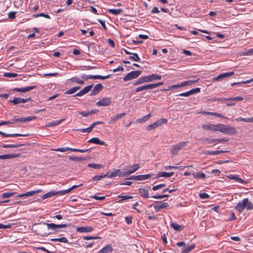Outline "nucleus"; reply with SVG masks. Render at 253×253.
<instances>
[{
	"label": "nucleus",
	"mask_w": 253,
	"mask_h": 253,
	"mask_svg": "<svg viewBox=\"0 0 253 253\" xmlns=\"http://www.w3.org/2000/svg\"><path fill=\"white\" fill-rule=\"evenodd\" d=\"M58 195V191H54V190H51L50 191L47 192V193L44 194L42 197V198L43 199H46V198H50V197H51L54 195Z\"/></svg>",
	"instance_id": "a878e982"
},
{
	"label": "nucleus",
	"mask_w": 253,
	"mask_h": 253,
	"mask_svg": "<svg viewBox=\"0 0 253 253\" xmlns=\"http://www.w3.org/2000/svg\"><path fill=\"white\" fill-rule=\"evenodd\" d=\"M244 55H251L253 54V48L249 49L246 51L244 54Z\"/></svg>",
	"instance_id": "774afa93"
},
{
	"label": "nucleus",
	"mask_w": 253,
	"mask_h": 253,
	"mask_svg": "<svg viewBox=\"0 0 253 253\" xmlns=\"http://www.w3.org/2000/svg\"><path fill=\"white\" fill-rule=\"evenodd\" d=\"M103 89V86L101 84H96L93 87V89L91 90L90 95H94L99 92H100Z\"/></svg>",
	"instance_id": "f3484780"
},
{
	"label": "nucleus",
	"mask_w": 253,
	"mask_h": 253,
	"mask_svg": "<svg viewBox=\"0 0 253 253\" xmlns=\"http://www.w3.org/2000/svg\"><path fill=\"white\" fill-rule=\"evenodd\" d=\"M75 92H76V91L75 90L74 88L72 87V88L67 90V91H66L64 93L65 94H71L74 93Z\"/></svg>",
	"instance_id": "338daca9"
},
{
	"label": "nucleus",
	"mask_w": 253,
	"mask_h": 253,
	"mask_svg": "<svg viewBox=\"0 0 253 253\" xmlns=\"http://www.w3.org/2000/svg\"><path fill=\"white\" fill-rule=\"evenodd\" d=\"M246 209L247 210H251L253 209V204L252 202H250L248 199V202L246 203Z\"/></svg>",
	"instance_id": "864d4df0"
},
{
	"label": "nucleus",
	"mask_w": 253,
	"mask_h": 253,
	"mask_svg": "<svg viewBox=\"0 0 253 253\" xmlns=\"http://www.w3.org/2000/svg\"><path fill=\"white\" fill-rule=\"evenodd\" d=\"M71 82H76L79 84H84V82L83 81L81 80L80 79L76 77H73L69 80Z\"/></svg>",
	"instance_id": "ea45409f"
},
{
	"label": "nucleus",
	"mask_w": 253,
	"mask_h": 253,
	"mask_svg": "<svg viewBox=\"0 0 253 253\" xmlns=\"http://www.w3.org/2000/svg\"><path fill=\"white\" fill-rule=\"evenodd\" d=\"M89 143L99 144L101 145H105V142L100 140L98 137H93L88 141Z\"/></svg>",
	"instance_id": "393cba45"
},
{
	"label": "nucleus",
	"mask_w": 253,
	"mask_h": 253,
	"mask_svg": "<svg viewBox=\"0 0 253 253\" xmlns=\"http://www.w3.org/2000/svg\"><path fill=\"white\" fill-rule=\"evenodd\" d=\"M117 175H97L93 177L92 180L93 181H98L106 177L112 178Z\"/></svg>",
	"instance_id": "5701e85b"
},
{
	"label": "nucleus",
	"mask_w": 253,
	"mask_h": 253,
	"mask_svg": "<svg viewBox=\"0 0 253 253\" xmlns=\"http://www.w3.org/2000/svg\"><path fill=\"white\" fill-rule=\"evenodd\" d=\"M0 135H1L2 137H15V136H28L29 135V134H20V133L8 134V133L3 132L1 131H0Z\"/></svg>",
	"instance_id": "6ab92c4d"
},
{
	"label": "nucleus",
	"mask_w": 253,
	"mask_h": 253,
	"mask_svg": "<svg viewBox=\"0 0 253 253\" xmlns=\"http://www.w3.org/2000/svg\"><path fill=\"white\" fill-rule=\"evenodd\" d=\"M88 167L89 168H92L95 169H98L99 168H102V166L98 164H88Z\"/></svg>",
	"instance_id": "8fccbe9b"
},
{
	"label": "nucleus",
	"mask_w": 253,
	"mask_h": 253,
	"mask_svg": "<svg viewBox=\"0 0 253 253\" xmlns=\"http://www.w3.org/2000/svg\"><path fill=\"white\" fill-rule=\"evenodd\" d=\"M138 191L141 196L144 198H149L148 190L145 188H139Z\"/></svg>",
	"instance_id": "cd10ccee"
},
{
	"label": "nucleus",
	"mask_w": 253,
	"mask_h": 253,
	"mask_svg": "<svg viewBox=\"0 0 253 253\" xmlns=\"http://www.w3.org/2000/svg\"><path fill=\"white\" fill-rule=\"evenodd\" d=\"M35 225L38 226L37 229L38 231V234L42 237L46 236L49 234L47 233L46 231V229L44 227V225H46L48 229L54 231V233H57L58 231H59L58 228H65L67 226L66 224H56L53 223H47L45 222L35 223Z\"/></svg>",
	"instance_id": "f257e3e1"
},
{
	"label": "nucleus",
	"mask_w": 253,
	"mask_h": 253,
	"mask_svg": "<svg viewBox=\"0 0 253 253\" xmlns=\"http://www.w3.org/2000/svg\"><path fill=\"white\" fill-rule=\"evenodd\" d=\"M167 122V119L165 118H161L158 120L156 122H154L152 124L148 125L147 126V129L148 130H151L152 129L155 128L157 127H159L162 125L163 124H165Z\"/></svg>",
	"instance_id": "39448f33"
},
{
	"label": "nucleus",
	"mask_w": 253,
	"mask_h": 253,
	"mask_svg": "<svg viewBox=\"0 0 253 253\" xmlns=\"http://www.w3.org/2000/svg\"><path fill=\"white\" fill-rule=\"evenodd\" d=\"M69 159L70 160L75 162H81L82 161L84 160V158L76 156H71L69 158Z\"/></svg>",
	"instance_id": "37998d69"
},
{
	"label": "nucleus",
	"mask_w": 253,
	"mask_h": 253,
	"mask_svg": "<svg viewBox=\"0 0 253 253\" xmlns=\"http://www.w3.org/2000/svg\"><path fill=\"white\" fill-rule=\"evenodd\" d=\"M111 103V99L110 97H105L101 99L96 103L98 106H107Z\"/></svg>",
	"instance_id": "9d476101"
},
{
	"label": "nucleus",
	"mask_w": 253,
	"mask_h": 253,
	"mask_svg": "<svg viewBox=\"0 0 253 253\" xmlns=\"http://www.w3.org/2000/svg\"><path fill=\"white\" fill-rule=\"evenodd\" d=\"M220 124L216 125H204L202 126V127L204 129L210 130L213 131H219Z\"/></svg>",
	"instance_id": "4468645a"
},
{
	"label": "nucleus",
	"mask_w": 253,
	"mask_h": 253,
	"mask_svg": "<svg viewBox=\"0 0 253 253\" xmlns=\"http://www.w3.org/2000/svg\"><path fill=\"white\" fill-rule=\"evenodd\" d=\"M15 192H4V193H2L1 197L3 199L8 198H9V197L13 196L14 195H15Z\"/></svg>",
	"instance_id": "79ce46f5"
},
{
	"label": "nucleus",
	"mask_w": 253,
	"mask_h": 253,
	"mask_svg": "<svg viewBox=\"0 0 253 253\" xmlns=\"http://www.w3.org/2000/svg\"><path fill=\"white\" fill-rule=\"evenodd\" d=\"M141 73L142 71L139 70L131 71L130 73L127 74L124 77L123 80L125 82H126L133 79H135L139 76Z\"/></svg>",
	"instance_id": "20e7f679"
},
{
	"label": "nucleus",
	"mask_w": 253,
	"mask_h": 253,
	"mask_svg": "<svg viewBox=\"0 0 253 253\" xmlns=\"http://www.w3.org/2000/svg\"><path fill=\"white\" fill-rule=\"evenodd\" d=\"M227 100H230V101H239L243 100V98L242 97H234L232 98H227Z\"/></svg>",
	"instance_id": "a18cd8bd"
},
{
	"label": "nucleus",
	"mask_w": 253,
	"mask_h": 253,
	"mask_svg": "<svg viewBox=\"0 0 253 253\" xmlns=\"http://www.w3.org/2000/svg\"><path fill=\"white\" fill-rule=\"evenodd\" d=\"M18 76V75L16 73H4L3 74V77L8 78H15Z\"/></svg>",
	"instance_id": "c03bdc74"
},
{
	"label": "nucleus",
	"mask_w": 253,
	"mask_h": 253,
	"mask_svg": "<svg viewBox=\"0 0 253 253\" xmlns=\"http://www.w3.org/2000/svg\"><path fill=\"white\" fill-rule=\"evenodd\" d=\"M143 83H144V82H143V78H142V77H141V78H139L137 81H136L133 83V85H139V84H142Z\"/></svg>",
	"instance_id": "052dcab7"
},
{
	"label": "nucleus",
	"mask_w": 253,
	"mask_h": 253,
	"mask_svg": "<svg viewBox=\"0 0 253 253\" xmlns=\"http://www.w3.org/2000/svg\"><path fill=\"white\" fill-rule=\"evenodd\" d=\"M195 247V245L194 244H193L191 245L190 246H188L187 247H184L181 250V253H189L190 252H191L193 249H194Z\"/></svg>",
	"instance_id": "bb28decb"
},
{
	"label": "nucleus",
	"mask_w": 253,
	"mask_h": 253,
	"mask_svg": "<svg viewBox=\"0 0 253 253\" xmlns=\"http://www.w3.org/2000/svg\"><path fill=\"white\" fill-rule=\"evenodd\" d=\"M20 156L19 154H5V159H11L12 158H17Z\"/></svg>",
	"instance_id": "a19ab883"
},
{
	"label": "nucleus",
	"mask_w": 253,
	"mask_h": 253,
	"mask_svg": "<svg viewBox=\"0 0 253 253\" xmlns=\"http://www.w3.org/2000/svg\"><path fill=\"white\" fill-rule=\"evenodd\" d=\"M169 195L168 194H164V195H155L153 196L152 197L155 199H161L166 197H168Z\"/></svg>",
	"instance_id": "603ef678"
},
{
	"label": "nucleus",
	"mask_w": 253,
	"mask_h": 253,
	"mask_svg": "<svg viewBox=\"0 0 253 253\" xmlns=\"http://www.w3.org/2000/svg\"><path fill=\"white\" fill-rule=\"evenodd\" d=\"M187 144V142H180L176 145L173 146L171 149L170 152L172 155H176L178 152L183 147H184Z\"/></svg>",
	"instance_id": "0eeeda50"
},
{
	"label": "nucleus",
	"mask_w": 253,
	"mask_h": 253,
	"mask_svg": "<svg viewBox=\"0 0 253 253\" xmlns=\"http://www.w3.org/2000/svg\"><path fill=\"white\" fill-rule=\"evenodd\" d=\"M234 74V72H228V73H223L220 74L216 78H214V80L218 81L222 80L225 78H227L228 77L232 76Z\"/></svg>",
	"instance_id": "dca6fc26"
},
{
	"label": "nucleus",
	"mask_w": 253,
	"mask_h": 253,
	"mask_svg": "<svg viewBox=\"0 0 253 253\" xmlns=\"http://www.w3.org/2000/svg\"><path fill=\"white\" fill-rule=\"evenodd\" d=\"M151 175H132L129 177H126V179L135 180H144L148 179Z\"/></svg>",
	"instance_id": "f8f14e48"
},
{
	"label": "nucleus",
	"mask_w": 253,
	"mask_h": 253,
	"mask_svg": "<svg viewBox=\"0 0 253 253\" xmlns=\"http://www.w3.org/2000/svg\"><path fill=\"white\" fill-rule=\"evenodd\" d=\"M143 83H144V82H143V78H142V77H141V78H139L137 81H136L133 83V85H139V84H142Z\"/></svg>",
	"instance_id": "680f3d73"
},
{
	"label": "nucleus",
	"mask_w": 253,
	"mask_h": 253,
	"mask_svg": "<svg viewBox=\"0 0 253 253\" xmlns=\"http://www.w3.org/2000/svg\"><path fill=\"white\" fill-rule=\"evenodd\" d=\"M152 206L156 211H159L161 209L167 208L169 205L168 203H165L162 201H158L154 204Z\"/></svg>",
	"instance_id": "1a4fd4ad"
},
{
	"label": "nucleus",
	"mask_w": 253,
	"mask_h": 253,
	"mask_svg": "<svg viewBox=\"0 0 253 253\" xmlns=\"http://www.w3.org/2000/svg\"><path fill=\"white\" fill-rule=\"evenodd\" d=\"M118 198H121V199L119 201V202H122L123 201H125V200H126L132 199V197H133L132 196L122 195V194L120 195H118Z\"/></svg>",
	"instance_id": "58836bf2"
},
{
	"label": "nucleus",
	"mask_w": 253,
	"mask_h": 253,
	"mask_svg": "<svg viewBox=\"0 0 253 253\" xmlns=\"http://www.w3.org/2000/svg\"><path fill=\"white\" fill-rule=\"evenodd\" d=\"M126 115L125 113H122L121 114H117L115 116L112 117L110 118V120L109 122V124H112V123H114L115 122L119 120V119H121L123 117H124Z\"/></svg>",
	"instance_id": "4be33fe9"
},
{
	"label": "nucleus",
	"mask_w": 253,
	"mask_h": 253,
	"mask_svg": "<svg viewBox=\"0 0 253 253\" xmlns=\"http://www.w3.org/2000/svg\"><path fill=\"white\" fill-rule=\"evenodd\" d=\"M132 56L129 57V59L132 61L139 62L141 60L139 57L138 55L136 53H132Z\"/></svg>",
	"instance_id": "f704fd0d"
},
{
	"label": "nucleus",
	"mask_w": 253,
	"mask_h": 253,
	"mask_svg": "<svg viewBox=\"0 0 253 253\" xmlns=\"http://www.w3.org/2000/svg\"><path fill=\"white\" fill-rule=\"evenodd\" d=\"M22 144H4L2 146V148H17L18 147L23 146Z\"/></svg>",
	"instance_id": "e433bc0d"
},
{
	"label": "nucleus",
	"mask_w": 253,
	"mask_h": 253,
	"mask_svg": "<svg viewBox=\"0 0 253 253\" xmlns=\"http://www.w3.org/2000/svg\"><path fill=\"white\" fill-rule=\"evenodd\" d=\"M36 85L33 86H26L24 88H14L13 89V90L14 91H17V92H25L27 91H29L31 90H32L35 88H36Z\"/></svg>",
	"instance_id": "a211bd4d"
},
{
	"label": "nucleus",
	"mask_w": 253,
	"mask_h": 253,
	"mask_svg": "<svg viewBox=\"0 0 253 253\" xmlns=\"http://www.w3.org/2000/svg\"><path fill=\"white\" fill-rule=\"evenodd\" d=\"M227 177L229 179L235 180L236 182L242 184H247L251 182L250 178H246L244 177V178L242 179L239 177L237 175H228Z\"/></svg>",
	"instance_id": "423d86ee"
},
{
	"label": "nucleus",
	"mask_w": 253,
	"mask_h": 253,
	"mask_svg": "<svg viewBox=\"0 0 253 253\" xmlns=\"http://www.w3.org/2000/svg\"><path fill=\"white\" fill-rule=\"evenodd\" d=\"M170 225L171 227L177 231H181L184 228V226L178 225L175 222H171Z\"/></svg>",
	"instance_id": "c85d7f7f"
},
{
	"label": "nucleus",
	"mask_w": 253,
	"mask_h": 253,
	"mask_svg": "<svg viewBox=\"0 0 253 253\" xmlns=\"http://www.w3.org/2000/svg\"><path fill=\"white\" fill-rule=\"evenodd\" d=\"M93 86V85L91 84V85H87L85 87H84L83 90V91L85 93H87L89 91V90L91 89V88Z\"/></svg>",
	"instance_id": "e2e57ef3"
},
{
	"label": "nucleus",
	"mask_w": 253,
	"mask_h": 253,
	"mask_svg": "<svg viewBox=\"0 0 253 253\" xmlns=\"http://www.w3.org/2000/svg\"><path fill=\"white\" fill-rule=\"evenodd\" d=\"M236 121H242L247 123L253 122V118H244L241 117H239L235 119Z\"/></svg>",
	"instance_id": "2f4dec72"
},
{
	"label": "nucleus",
	"mask_w": 253,
	"mask_h": 253,
	"mask_svg": "<svg viewBox=\"0 0 253 253\" xmlns=\"http://www.w3.org/2000/svg\"><path fill=\"white\" fill-rule=\"evenodd\" d=\"M248 202V198L244 199L242 202H239L236 209L237 210L240 212H242L245 209H246V203Z\"/></svg>",
	"instance_id": "ddd939ff"
},
{
	"label": "nucleus",
	"mask_w": 253,
	"mask_h": 253,
	"mask_svg": "<svg viewBox=\"0 0 253 253\" xmlns=\"http://www.w3.org/2000/svg\"><path fill=\"white\" fill-rule=\"evenodd\" d=\"M140 168L139 164H135L129 168V169L125 172L121 171L120 169H116L111 174H131L136 171Z\"/></svg>",
	"instance_id": "7ed1b4c3"
},
{
	"label": "nucleus",
	"mask_w": 253,
	"mask_h": 253,
	"mask_svg": "<svg viewBox=\"0 0 253 253\" xmlns=\"http://www.w3.org/2000/svg\"><path fill=\"white\" fill-rule=\"evenodd\" d=\"M200 91H201L200 88L197 87V88L192 89L189 90V92L190 93V95H191L192 94L198 93L200 92Z\"/></svg>",
	"instance_id": "49530a36"
},
{
	"label": "nucleus",
	"mask_w": 253,
	"mask_h": 253,
	"mask_svg": "<svg viewBox=\"0 0 253 253\" xmlns=\"http://www.w3.org/2000/svg\"><path fill=\"white\" fill-rule=\"evenodd\" d=\"M20 97H14L13 99L9 100V102L13 103L14 105H17L20 103Z\"/></svg>",
	"instance_id": "09e8293b"
},
{
	"label": "nucleus",
	"mask_w": 253,
	"mask_h": 253,
	"mask_svg": "<svg viewBox=\"0 0 253 253\" xmlns=\"http://www.w3.org/2000/svg\"><path fill=\"white\" fill-rule=\"evenodd\" d=\"M199 80H200V79L198 78L196 80H193V81L189 80V81L184 82L183 83H182V85H183V86H185L186 85H190V84H195V83L198 82Z\"/></svg>",
	"instance_id": "c9c22d12"
},
{
	"label": "nucleus",
	"mask_w": 253,
	"mask_h": 253,
	"mask_svg": "<svg viewBox=\"0 0 253 253\" xmlns=\"http://www.w3.org/2000/svg\"><path fill=\"white\" fill-rule=\"evenodd\" d=\"M204 141H206L208 144H211L213 143L217 144L221 142H227L229 141V139L226 138L211 139L209 138H206L204 139Z\"/></svg>",
	"instance_id": "9b49d317"
},
{
	"label": "nucleus",
	"mask_w": 253,
	"mask_h": 253,
	"mask_svg": "<svg viewBox=\"0 0 253 253\" xmlns=\"http://www.w3.org/2000/svg\"><path fill=\"white\" fill-rule=\"evenodd\" d=\"M17 13V12L11 11L8 13V17L10 19H14L15 18V15Z\"/></svg>",
	"instance_id": "bf43d9fd"
},
{
	"label": "nucleus",
	"mask_w": 253,
	"mask_h": 253,
	"mask_svg": "<svg viewBox=\"0 0 253 253\" xmlns=\"http://www.w3.org/2000/svg\"><path fill=\"white\" fill-rule=\"evenodd\" d=\"M65 120V119H61L59 120H56L55 121H53V122L49 123L46 125V126L47 127H52L55 126H57L60 123H61L62 122H63Z\"/></svg>",
	"instance_id": "7c9ffc66"
},
{
	"label": "nucleus",
	"mask_w": 253,
	"mask_h": 253,
	"mask_svg": "<svg viewBox=\"0 0 253 253\" xmlns=\"http://www.w3.org/2000/svg\"><path fill=\"white\" fill-rule=\"evenodd\" d=\"M219 131L228 134H234L237 133V130L234 127L223 124H220Z\"/></svg>",
	"instance_id": "f03ea898"
},
{
	"label": "nucleus",
	"mask_w": 253,
	"mask_h": 253,
	"mask_svg": "<svg viewBox=\"0 0 253 253\" xmlns=\"http://www.w3.org/2000/svg\"><path fill=\"white\" fill-rule=\"evenodd\" d=\"M151 116V115L149 114L147 115L143 116L142 118L139 120L140 122H144L147 121Z\"/></svg>",
	"instance_id": "69168bd1"
},
{
	"label": "nucleus",
	"mask_w": 253,
	"mask_h": 253,
	"mask_svg": "<svg viewBox=\"0 0 253 253\" xmlns=\"http://www.w3.org/2000/svg\"><path fill=\"white\" fill-rule=\"evenodd\" d=\"M71 151L73 152H79L81 153H84V152H89L91 151V148H88L86 149H76V148H71L70 150Z\"/></svg>",
	"instance_id": "4c0bfd02"
},
{
	"label": "nucleus",
	"mask_w": 253,
	"mask_h": 253,
	"mask_svg": "<svg viewBox=\"0 0 253 253\" xmlns=\"http://www.w3.org/2000/svg\"><path fill=\"white\" fill-rule=\"evenodd\" d=\"M42 190H38L36 191H28L25 193L19 194L17 196V197L22 198L23 197H30L34 195L36 193H40L42 192Z\"/></svg>",
	"instance_id": "aec40b11"
},
{
	"label": "nucleus",
	"mask_w": 253,
	"mask_h": 253,
	"mask_svg": "<svg viewBox=\"0 0 253 253\" xmlns=\"http://www.w3.org/2000/svg\"><path fill=\"white\" fill-rule=\"evenodd\" d=\"M108 11L109 12L114 14L115 15H117L119 14H120L121 12H123V10L121 8L115 9H108Z\"/></svg>",
	"instance_id": "72a5a7b5"
},
{
	"label": "nucleus",
	"mask_w": 253,
	"mask_h": 253,
	"mask_svg": "<svg viewBox=\"0 0 253 253\" xmlns=\"http://www.w3.org/2000/svg\"><path fill=\"white\" fill-rule=\"evenodd\" d=\"M69 150H70V148L69 147L59 148L55 149V151L59 152H65Z\"/></svg>",
	"instance_id": "0e129e2a"
},
{
	"label": "nucleus",
	"mask_w": 253,
	"mask_h": 253,
	"mask_svg": "<svg viewBox=\"0 0 253 253\" xmlns=\"http://www.w3.org/2000/svg\"><path fill=\"white\" fill-rule=\"evenodd\" d=\"M71 191V190L70 188H69L66 190L58 191V195L61 196V195H64L67 193H69Z\"/></svg>",
	"instance_id": "de8ad7c7"
},
{
	"label": "nucleus",
	"mask_w": 253,
	"mask_h": 253,
	"mask_svg": "<svg viewBox=\"0 0 253 253\" xmlns=\"http://www.w3.org/2000/svg\"><path fill=\"white\" fill-rule=\"evenodd\" d=\"M36 118V117H35V116H29V117H27L26 118H13V121L12 122H14V123L15 122H18L25 123L27 122L31 121Z\"/></svg>",
	"instance_id": "2eb2a0df"
},
{
	"label": "nucleus",
	"mask_w": 253,
	"mask_h": 253,
	"mask_svg": "<svg viewBox=\"0 0 253 253\" xmlns=\"http://www.w3.org/2000/svg\"><path fill=\"white\" fill-rule=\"evenodd\" d=\"M50 240L52 242H60L64 243H68V239L65 237L59 238H52Z\"/></svg>",
	"instance_id": "473e14b6"
},
{
	"label": "nucleus",
	"mask_w": 253,
	"mask_h": 253,
	"mask_svg": "<svg viewBox=\"0 0 253 253\" xmlns=\"http://www.w3.org/2000/svg\"><path fill=\"white\" fill-rule=\"evenodd\" d=\"M90 198L94 199L96 200H103L105 199V196H97V195H93L90 196Z\"/></svg>",
	"instance_id": "6e6d98bb"
},
{
	"label": "nucleus",
	"mask_w": 253,
	"mask_h": 253,
	"mask_svg": "<svg viewBox=\"0 0 253 253\" xmlns=\"http://www.w3.org/2000/svg\"><path fill=\"white\" fill-rule=\"evenodd\" d=\"M166 186V185L165 184H164V183L160 184L153 186L152 188V189L154 191H156L160 188H163V187H165Z\"/></svg>",
	"instance_id": "3c124183"
},
{
	"label": "nucleus",
	"mask_w": 253,
	"mask_h": 253,
	"mask_svg": "<svg viewBox=\"0 0 253 253\" xmlns=\"http://www.w3.org/2000/svg\"><path fill=\"white\" fill-rule=\"evenodd\" d=\"M181 167H173V166H167L165 167V170H169V169H181Z\"/></svg>",
	"instance_id": "4d7b16f0"
},
{
	"label": "nucleus",
	"mask_w": 253,
	"mask_h": 253,
	"mask_svg": "<svg viewBox=\"0 0 253 253\" xmlns=\"http://www.w3.org/2000/svg\"><path fill=\"white\" fill-rule=\"evenodd\" d=\"M163 84H164V82H160V83H157L156 84H150L151 88L153 89V88H156L159 86L162 85Z\"/></svg>",
	"instance_id": "5fc2aeb1"
},
{
	"label": "nucleus",
	"mask_w": 253,
	"mask_h": 253,
	"mask_svg": "<svg viewBox=\"0 0 253 253\" xmlns=\"http://www.w3.org/2000/svg\"><path fill=\"white\" fill-rule=\"evenodd\" d=\"M111 245L108 244L99 251V253H109L113 251Z\"/></svg>",
	"instance_id": "b1692460"
},
{
	"label": "nucleus",
	"mask_w": 253,
	"mask_h": 253,
	"mask_svg": "<svg viewBox=\"0 0 253 253\" xmlns=\"http://www.w3.org/2000/svg\"><path fill=\"white\" fill-rule=\"evenodd\" d=\"M93 228L90 226L78 227L76 229V231L81 233L90 232L92 231Z\"/></svg>",
	"instance_id": "412c9836"
},
{
	"label": "nucleus",
	"mask_w": 253,
	"mask_h": 253,
	"mask_svg": "<svg viewBox=\"0 0 253 253\" xmlns=\"http://www.w3.org/2000/svg\"><path fill=\"white\" fill-rule=\"evenodd\" d=\"M199 197L201 199H206L209 198V195L206 193H201L199 194Z\"/></svg>",
	"instance_id": "13d9d810"
},
{
	"label": "nucleus",
	"mask_w": 253,
	"mask_h": 253,
	"mask_svg": "<svg viewBox=\"0 0 253 253\" xmlns=\"http://www.w3.org/2000/svg\"><path fill=\"white\" fill-rule=\"evenodd\" d=\"M143 82H151L154 81L161 80L162 76L158 74H152L150 76L142 77Z\"/></svg>",
	"instance_id": "6e6552de"
},
{
	"label": "nucleus",
	"mask_w": 253,
	"mask_h": 253,
	"mask_svg": "<svg viewBox=\"0 0 253 253\" xmlns=\"http://www.w3.org/2000/svg\"><path fill=\"white\" fill-rule=\"evenodd\" d=\"M150 84H146L139 86L135 89V92H138L146 89H151Z\"/></svg>",
	"instance_id": "c756f323"
}]
</instances>
